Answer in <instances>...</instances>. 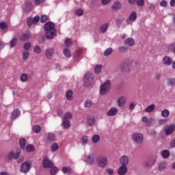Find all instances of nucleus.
<instances>
[{"label":"nucleus","mask_w":175,"mask_h":175,"mask_svg":"<svg viewBox=\"0 0 175 175\" xmlns=\"http://www.w3.org/2000/svg\"><path fill=\"white\" fill-rule=\"evenodd\" d=\"M45 31V35L47 39H54L57 35V31L55 30V25L51 22H48L44 27Z\"/></svg>","instance_id":"nucleus-1"},{"label":"nucleus","mask_w":175,"mask_h":175,"mask_svg":"<svg viewBox=\"0 0 175 175\" xmlns=\"http://www.w3.org/2000/svg\"><path fill=\"white\" fill-rule=\"evenodd\" d=\"M96 163L98 167L105 169L109 165V158L105 155H100L96 158Z\"/></svg>","instance_id":"nucleus-2"},{"label":"nucleus","mask_w":175,"mask_h":175,"mask_svg":"<svg viewBox=\"0 0 175 175\" xmlns=\"http://www.w3.org/2000/svg\"><path fill=\"white\" fill-rule=\"evenodd\" d=\"M111 88V82L109 80H107L103 84L100 85V95H106L110 91Z\"/></svg>","instance_id":"nucleus-3"},{"label":"nucleus","mask_w":175,"mask_h":175,"mask_svg":"<svg viewBox=\"0 0 175 175\" xmlns=\"http://www.w3.org/2000/svg\"><path fill=\"white\" fill-rule=\"evenodd\" d=\"M83 83L85 87H90L94 83V74L91 72L86 73L83 77Z\"/></svg>","instance_id":"nucleus-4"},{"label":"nucleus","mask_w":175,"mask_h":175,"mask_svg":"<svg viewBox=\"0 0 175 175\" xmlns=\"http://www.w3.org/2000/svg\"><path fill=\"white\" fill-rule=\"evenodd\" d=\"M31 167H32V162L25 161L21 165L20 172L21 173H28L31 170Z\"/></svg>","instance_id":"nucleus-5"},{"label":"nucleus","mask_w":175,"mask_h":175,"mask_svg":"<svg viewBox=\"0 0 175 175\" xmlns=\"http://www.w3.org/2000/svg\"><path fill=\"white\" fill-rule=\"evenodd\" d=\"M132 139L135 143H137V144H142L144 140V136L140 133H134L132 135Z\"/></svg>","instance_id":"nucleus-6"},{"label":"nucleus","mask_w":175,"mask_h":175,"mask_svg":"<svg viewBox=\"0 0 175 175\" xmlns=\"http://www.w3.org/2000/svg\"><path fill=\"white\" fill-rule=\"evenodd\" d=\"M82 55H83V50L81 49H77L74 53L73 60L71 63V65H76V64L79 62V60H77V58H79Z\"/></svg>","instance_id":"nucleus-7"},{"label":"nucleus","mask_w":175,"mask_h":175,"mask_svg":"<svg viewBox=\"0 0 175 175\" xmlns=\"http://www.w3.org/2000/svg\"><path fill=\"white\" fill-rule=\"evenodd\" d=\"M21 154V150H20V148H17L16 150V152H10L8 154V159H18L20 155Z\"/></svg>","instance_id":"nucleus-8"},{"label":"nucleus","mask_w":175,"mask_h":175,"mask_svg":"<svg viewBox=\"0 0 175 175\" xmlns=\"http://www.w3.org/2000/svg\"><path fill=\"white\" fill-rule=\"evenodd\" d=\"M136 18H137V13H136L135 11H133L130 14L129 18L126 20V23L128 25H129V24L135 23V21H136Z\"/></svg>","instance_id":"nucleus-9"},{"label":"nucleus","mask_w":175,"mask_h":175,"mask_svg":"<svg viewBox=\"0 0 175 175\" xmlns=\"http://www.w3.org/2000/svg\"><path fill=\"white\" fill-rule=\"evenodd\" d=\"M174 131H175L174 124H170L164 127V132L167 136H169V135H172V133H173Z\"/></svg>","instance_id":"nucleus-10"},{"label":"nucleus","mask_w":175,"mask_h":175,"mask_svg":"<svg viewBox=\"0 0 175 175\" xmlns=\"http://www.w3.org/2000/svg\"><path fill=\"white\" fill-rule=\"evenodd\" d=\"M117 103L119 107H124L126 105V97L125 96H120L117 99Z\"/></svg>","instance_id":"nucleus-11"},{"label":"nucleus","mask_w":175,"mask_h":175,"mask_svg":"<svg viewBox=\"0 0 175 175\" xmlns=\"http://www.w3.org/2000/svg\"><path fill=\"white\" fill-rule=\"evenodd\" d=\"M118 114V108L115 107H111L107 112V116H108V117H114V116H117Z\"/></svg>","instance_id":"nucleus-12"},{"label":"nucleus","mask_w":175,"mask_h":175,"mask_svg":"<svg viewBox=\"0 0 175 175\" xmlns=\"http://www.w3.org/2000/svg\"><path fill=\"white\" fill-rule=\"evenodd\" d=\"M162 64L166 66H170V65L173 64V59L167 55H165L162 59Z\"/></svg>","instance_id":"nucleus-13"},{"label":"nucleus","mask_w":175,"mask_h":175,"mask_svg":"<svg viewBox=\"0 0 175 175\" xmlns=\"http://www.w3.org/2000/svg\"><path fill=\"white\" fill-rule=\"evenodd\" d=\"M42 165L44 167L46 168L53 167V166L54 165L53 161L49 160L47 157L44 158Z\"/></svg>","instance_id":"nucleus-14"},{"label":"nucleus","mask_w":175,"mask_h":175,"mask_svg":"<svg viewBox=\"0 0 175 175\" xmlns=\"http://www.w3.org/2000/svg\"><path fill=\"white\" fill-rule=\"evenodd\" d=\"M85 161L86 162V163H88V165H94V162H95L94 154H88L85 159Z\"/></svg>","instance_id":"nucleus-15"},{"label":"nucleus","mask_w":175,"mask_h":175,"mask_svg":"<svg viewBox=\"0 0 175 175\" xmlns=\"http://www.w3.org/2000/svg\"><path fill=\"white\" fill-rule=\"evenodd\" d=\"M53 55H54V49L48 48L45 51V56L48 59H51L53 58Z\"/></svg>","instance_id":"nucleus-16"},{"label":"nucleus","mask_w":175,"mask_h":175,"mask_svg":"<svg viewBox=\"0 0 175 175\" xmlns=\"http://www.w3.org/2000/svg\"><path fill=\"white\" fill-rule=\"evenodd\" d=\"M120 162L122 166H126L129 163V157L128 156L124 155L120 158Z\"/></svg>","instance_id":"nucleus-17"},{"label":"nucleus","mask_w":175,"mask_h":175,"mask_svg":"<svg viewBox=\"0 0 175 175\" xmlns=\"http://www.w3.org/2000/svg\"><path fill=\"white\" fill-rule=\"evenodd\" d=\"M124 44L129 46V47H132V46L135 45V40L133 38H127L124 40Z\"/></svg>","instance_id":"nucleus-18"},{"label":"nucleus","mask_w":175,"mask_h":175,"mask_svg":"<svg viewBox=\"0 0 175 175\" xmlns=\"http://www.w3.org/2000/svg\"><path fill=\"white\" fill-rule=\"evenodd\" d=\"M128 172V167L125 165H122L119 167L118 173L119 175H125Z\"/></svg>","instance_id":"nucleus-19"},{"label":"nucleus","mask_w":175,"mask_h":175,"mask_svg":"<svg viewBox=\"0 0 175 175\" xmlns=\"http://www.w3.org/2000/svg\"><path fill=\"white\" fill-rule=\"evenodd\" d=\"M109 24L108 23H105L104 24H103L100 28H99V31L101 33H105L107 32V29H109Z\"/></svg>","instance_id":"nucleus-20"},{"label":"nucleus","mask_w":175,"mask_h":175,"mask_svg":"<svg viewBox=\"0 0 175 175\" xmlns=\"http://www.w3.org/2000/svg\"><path fill=\"white\" fill-rule=\"evenodd\" d=\"M21 114V112H20V110L15 109L11 115V120H16V118H18L20 117V115Z\"/></svg>","instance_id":"nucleus-21"},{"label":"nucleus","mask_w":175,"mask_h":175,"mask_svg":"<svg viewBox=\"0 0 175 175\" xmlns=\"http://www.w3.org/2000/svg\"><path fill=\"white\" fill-rule=\"evenodd\" d=\"M62 126L64 129H69V128H70V121L64 119L62 123Z\"/></svg>","instance_id":"nucleus-22"},{"label":"nucleus","mask_w":175,"mask_h":175,"mask_svg":"<svg viewBox=\"0 0 175 175\" xmlns=\"http://www.w3.org/2000/svg\"><path fill=\"white\" fill-rule=\"evenodd\" d=\"M30 36H31V33L26 32V33L21 34L20 39L23 42H25V40H28V39H29Z\"/></svg>","instance_id":"nucleus-23"},{"label":"nucleus","mask_w":175,"mask_h":175,"mask_svg":"<svg viewBox=\"0 0 175 175\" xmlns=\"http://www.w3.org/2000/svg\"><path fill=\"white\" fill-rule=\"evenodd\" d=\"M87 124L89 126H94L95 125V118L90 116L87 119Z\"/></svg>","instance_id":"nucleus-24"},{"label":"nucleus","mask_w":175,"mask_h":175,"mask_svg":"<svg viewBox=\"0 0 175 175\" xmlns=\"http://www.w3.org/2000/svg\"><path fill=\"white\" fill-rule=\"evenodd\" d=\"M88 140H89V138H88V136L87 135H83L80 139V142L82 146H86V144H88Z\"/></svg>","instance_id":"nucleus-25"},{"label":"nucleus","mask_w":175,"mask_h":175,"mask_svg":"<svg viewBox=\"0 0 175 175\" xmlns=\"http://www.w3.org/2000/svg\"><path fill=\"white\" fill-rule=\"evenodd\" d=\"M154 110H155V104H151L146 108L145 111L146 113H152V111H154Z\"/></svg>","instance_id":"nucleus-26"},{"label":"nucleus","mask_w":175,"mask_h":175,"mask_svg":"<svg viewBox=\"0 0 175 175\" xmlns=\"http://www.w3.org/2000/svg\"><path fill=\"white\" fill-rule=\"evenodd\" d=\"M8 28H9V25L8 24V23L5 21H1L0 23V29H1V31H6Z\"/></svg>","instance_id":"nucleus-27"},{"label":"nucleus","mask_w":175,"mask_h":175,"mask_svg":"<svg viewBox=\"0 0 175 175\" xmlns=\"http://www.w3.org/2000/svg\"><path fill=\"white\" fill-rule=\"evenodd\" d=\"M122 7V5L120 1H116L112 5V9L113 10H118V9H121Z\"/></svg>","instance_id":"nucleus-28"},{"label":"nucleus","mask_w":175,"mask_h":175,"mask_svg":"<svg viewBox=\"0 0 175 175\" xmlns=\"http://www.w3.org/2000/svg\"><path fill=\"white\" fill-rule=\"evenodd\" d=\"M167 51H172L175 54V42L171 43L167 46Z\"/></svg>","instance_id":"nucleus-29"},{"label":"nucleus","mask_w":175,"mask_h":175,"mask_svg":"<svg viewBox=\"0 0 175 175\" xmlns=\"http://www.w3.org/2000/svg\"><path fill=\"white\" fill-rule=\"evenodd\" d=\"M169 116H170V111H169L168 109H163L161 111V117H163V118H167Z\"/></svg>","instance_id":"nucleus-30"},{"label":"nucleus","mask_w":175,"mask_h":175,"mask_svg":"<svg viewBox=\"0 0 175 175\" xmlns=\"http://www.w3.org/2000/svg\"><path fill=\"white\" fill-rule=\"evenodd\" d=\"M99 140H100V136H99V135H94L92 137V142L94 144L99 143Z\"/></svg>","instance_id":"nucleus-31"},{"label":"nucleus","mask_w":175,"mask_h":175,"mask_svg":"<svg viewBox=\"0 0 175 175\" xmlns=\"http://www.w3.org/2000/svg\"><path fill=\"white\" fill-rule=\"evenodd\" d=\"M46 138L49 142H54L55 140V135L53 133H49L46 134Z\"/></svg>","instance_id":"nucleus-32"},{"label":"nucleus","mask_w":175,"mask_h":175,"mask_svg":"<svg viewBox=\"0 0 175 175\" xmlns=\"http://www.w3.org/2000/svg\"><path fill=\"white\" fill-rule=\"evenodd\" d=\"M66 96L68 100H72V98H73V92L72 90H68L66 93Z\"/></svg>","instance_id":"nucleus-33"},{"label":"nucleus","mask_w":175,"mask_h":175,"mask_svg":"<svg viewBox=\"0 0 175 175\" xmlns=\"http://www.w3.org/2000/svg\"><path fill=\"white\" fill-rule=\"evenodd\" d=\"M29 58V51H24L23 53L22 59L27 61Z\"/></svg>","instance_id":"nucleus-34"},{"label":"nucleus","mask_w":175,"mask_h":175,"mask_svg":"<svg viewBox=\"0 0 175 175\" xmlns=\"http://www.w3.org/2000/svg\"><path fill=\"white\" fill-rule=\"evenodd\" d=\"M167 85H170V87H175V79L171 78L169 79L167 81Z\"/></svg>","instance_id":"nucleus-35"},{"label":"nucleus","mask_w":175,"mask_h":175,"mask_svg":"<svg viewBox=\"0 0 175 175\" xmlns=\"http://www.w3.org/2000/svg\"><path fill=\"white\" fill-rule=\"evenodd\" d=\"M161 155L163 157V158H168L169 157H170V152L167 150H163Z\"/></svg>","instance_id":"nucleus-36"},{"label":"nucleus","mask_w":175,"mask_h":175,"mask_svg":"<svg viewBox=\"0 0 175 175\" xmlns=\"http://www.w3.org/2000/svg\"><path fill=\"white\" fill-rule=\"evenodd\" d=\"M64 55H65V57H66V58H70L72 55L70 54V51L69 50V49H68V48L64 49Z\"/></svg>","instance_id":"nucleus-37"},{"label":"nucleus","mask_w":175,"mask_h":175,"mask_svg":"<svg viewBox=\"0 0 175 175\" xmlns=\"http://www.w3.org/2000/svg\"><path fill=\"white\" fill-rule=\"evenodd\" d=\"M77 16L81 17L84 14V10L81 8H77L75 12Z\"/></svg>","instance_id":"nucleus-38"},{"label":"nucleus","mask_w":175,"mask_h":175,"mask_svg":"<svg viewBox=\"0 0 175 175\" xmlns=\"http://www.w3.org/2000/svg\"><path fill=\"white\" fill-rule=\"evenodd\" d=\"M19 144L21 148L24 149L25 148V144H27V141H25V139L22 138L20 139Z\"/></svg>","instance_id":"nucleus-39"},{"label":"nucleus","mask_w":175,"mask_h":175,"mask_svg":"<svg viewBox=\"0 0 175 175\" xmlns=\"http://www.w3.org/2000/svg\"><path fill=\"white\" fill-rule=\"evenodd\" d=\"M58 148H59V146H58V144H57V143L53 144L51 147V150L52 152H55V151H57Z\"/></svg>","instance_id":"nucleus-40"},{"label":"nucleus","mask_w":175,"mask_h":175,"mask_svg":"<svg viewBox=\"0 0 175 175\" xmlns=\"http://www.w3.org/2000/svg\"><path fill=\"white\" fill-rule=\"evenodd\" d=\"M21 81H22L23 83L28 81V75L27 74H22L21 75Z\"/></svg>","instance_id":"nucleus-41"},{"label":"nucleus","mask_w":175,"mask_h":175,"mask_svg":"<svg viewBox=\"0 0 175 175\" xmlns=\"http://www.w3.org/2000/svg\"><path fill=\"white\" fill-rule=\"evenodd\" d=\"M111 53H113V49L111 48H108L105 51H104V55L105 57H109V55H110V54H111Z\"/></svg>","instance_id":"nucleus-42"},{"label":"nucleus","mask_w":175,"mask_h":175,"mask_svg":"<svg viewBox=\"0 0 175 175\" xmlns=\"http://www.w3.org/2000/svg\"><path fill=\"white\" fill-rule=\"evenodd\" d=\"M159 170H165L166 169V162L162 161L159 165Z\"/></svg>","instance_id":"nucleus-43"},{"label":"nucleus","mask_w":175,"mask_h":175,"mask_svg":"<svg viewBox=\"0 0 175 175\" xmlns=\"http://www.w3.org/2000/svg\"><path fill=\"white\" fill-rule=\"evenodd\" d=\"M62 172L64 174H68L72 172V169L70 167H64L62 168Z\"/></svg>","instance_id":"nucleus-44"},{"label":"nucleus","mask_w":175,"mask_h":175,"mask_svg":"<svg viewBox=\"0 0 175 175\" xmlns=\"http://www.w3.org/2000/svg\"><path fill=\"white\" fill-rule=\"evenodd\" d=\"M26 150L27 151V152H32V151H35V147L31 144L28 145L26 147Z\"/></svg>","instance_id":"nucleus-45"},{"label":"nucleus","mask_w":175,"mask_h":175,"mask_svg":"<svg viewBox=\"0 0 175 175\" xmlns=\"http://www.w3.org/2000/svg\"><path fill=\"white\" fill-rule=\"evenodd\" d=\"M17 44V38H14L13 39L11 40L10 42V47H14L16 44Z\"/></svg>","instance_id":"nucleus-46"},{"label":"nucleus","mask_w":175,"mask_h":175,"mask_svg":"<svg viewBox=\"0 0 175 175\" xmlns=\"http://www.w3.org/2000/svg\"><path fill=\"white\" fill-rule=\"evenodd\" d=\"M73 117V115L71 112H66L64 115V120H70Z\"/></svg>","instance_id":"nucleus-47"},{"label":"nucleus","mask_w":175,"mask_h":175,"mask_svg":"<svg viewBox=\"0 0 175 175\" xmlns=\"http://www.w3.org/2000/svg\"><path fill=\"white\" fill-rule=\"evenodd\" d=\"M33 132L35 133H39L40 132V126L39 125H36L33 127Z\"/></svg>","instance_id":"nucleus-48"},{"label":"nucleus","mask_w":175,"mask_h":175,"mask_svg":"<svg viewBox=\"0 0 175 175\" xmlns=\"http://www.w3.org/2000/svg\"><path fill=\"white\" fill-rule=\"evenodd\" d=\"M51 175H54V174H57V172H58V168H57V167H51Z\"/></svg>","instance_id":"nucleus-49"},{"label":"nucleus","mask_w":175,"mask_h":175,"mask_svg":"<svg viewBox=\"0 0 175 175\" xmlns=\"http://www.w3.org/2000/svg\"><path fill=\"white\" fill-rule=\"evenodd\" d=\"M102 72V67L101 66H96L94 68V72L96 75H99Z\"/></svg>","instance_id":"nucleus-50"},{"label":"nucleus","mask_w":175,"mask_h":175,"mask_svg":"<svg viewBox=\"0 0 175 175\" xmlns=\"http://www.w3.org/2000/svg\"><path fill=\"white\" fill-rule=\"evenodd\" d=\"M34 52L36 53V54H40L42 53V49L40 48V46H36L34 47Z\"/></svg>","instance_id":"nucleus-51"},{"label":"nucleus","mask_w":175,"mask_h":175,"mask_svg":"<svg viewBox=\"0 0 175 175\" xmlns=\"http://www.w3.org/2000/svg\"><path fill=\"white\" fill-rule=\"evenodd\" d=\"M49 20V16L47 15H42L40 18L41 23H46Z\"/></svg>","instance_id":"nucleus-52"},{"label":"nucleus","mask_w":175,"mask_h":175,"mask_svg":"<svg viewBox=\"0 0 175 175\" xmlns=\"http://www.w3.org/2000/svg\"><path fill=\"white\" fill-rule=\"evenodd\" d=\"M160 6H161V8H167V1L166 0H162L160 2Z\"/></svg>","instance_id":"nucleus-53"},{"label":"nucleus","mask_w":175,"mask_h":175,"mask_svg":"<svg viewBox=\"0 0 175 175\" xmlns=\"http://www.w3.org/2000/svg\"><path fill=\"white\" fill-rule=\"evenodd\" d=\"M85 107L90 108L92 106V102L91 100H86L84 103Z\"/></svg>","instance_id":"nucleus-54"},{"label":"nucleus","mask_w":175,"mask_h":175,"mask_svg":"<svg viewBox=\"0 0 175 175\" xmlns=\"http://www.w3.org/2000/svg\"><path fill=\"white\" fill-rule=\"evenodd\" d=\"M70 44H72V39H70V38L66 39L65 46H66V47H69V46H70Z\"/></svg>","instance_id":"nucleus-55"},{"label":"nucleus","mask_w":175,"mask_h":175,"mask_svg":"<svg viewBox=\"0 0 175 175\" xmlns=\"http://www.w3.org/2000/svg\"><path fill=\"white\" fill-rule=\"evenodd\" d=\"M23 47L25 49V51H28V50H29V49H31V43H29V42L25 43L24 44Z\"/></svg>","instance_id":"nucleus-56"},{"label":"nucleus","mask_w":175,"mask_h":175,"mask_svg":"<svg viewBox=\"0 0 175 175\" xmlns=\"http://www.w3.org/2000/svg\"><path fill=\"white\" fill-rule=\"evenodd\" d=\"M135 107H136V103H135V102L130 103L129 106V110H133V109H135Z\"/></svg>","instance_id":"nucleus-57"},{"label":"nucleus","mask_w":175,"mask_h":175,"mask_svg":"<svg viewBox=\"0 0 175 175\" xmlns=\"http://www.w3.org/2000/svg\"><path fill=\"white\" fill-rule=\"evenodd\" d=\"M33 24H35V23H33V20L32 19V18H27V25H28V27H32Z\"/></svg>","instance_id":"nucleus-58"},{"label":"nucleus","mask_w":175,"mask_h":175,"mask_svg":"<svg viewBox=\"0 0 175 175\" xmlns=\"http://www.w3.org/2000/svg\"><path fill=\"white\" fill-rule=\"evenodd\" d=\"M127 51H128V48H127L126 46H120V47L119 48V51H120V53H125V52Z\"/></svg>","instance_id":"nucleus-59"},{"label":"nucleus","mask_w":175,"mask_h":175,"mask_svg":"<svg viewBox=\"0 0 175 175\" xmlns=\"http://www.w3.org/2000/svg\"><path fill=\"white\" fill-rule=\"evenodd\" d=\"M167 122V119H160L159 120V125H165Z\"/></svg>","instance_id":"nucleus-60"},{"label":"nucleus","mask_w":175,"mask_h":175,"mask_svg":"<svg viewBox=\"0 0 175 175\" xmlns=\"http://www.w3.org/2000/svg\"><path fill=\"white\" fill-rule=\"evenodd\" d=\"M33 24H37V23H39V21L40 20V17L39 16H36L33 17Z\"/></svg>","instance_id":"nucleus-61"},{"label":"nucleus","mask_w":175,"mask_h":175,"mask_svg":"<svg viewBox=\"0 0 175 175\" xmlns=\"http://www.w3.org/2000/svg\"><path fill=\"white\" fill-rule=\"evenodd\" d=\"M145 3L144 0H137V6H144Z\"/></svg>","instance_id":"nucleus-62"},{"label":"nucleus","mask_w":175,"mask_h":175,"mask_svg":"<svg viewBox=\"0 0 175 175\" xmlns=\"http://www.w3.org/2000/svg\"><path fill=\"white\" fill-rule=\"evenodd\" d=\"M107 173L109 175H113L114 174V170H113V168H107Z\"/></svg>","instance_id":"nucleus-63"},{"label":"nucleus","mask_w":175,"mask_h":175,"mask_svg":"<svg viewBox=\"0 0 175 175\" xmlns=\"http://www.w3.org/2000/svg\"><path fill=\"white\" fill-rule=\"evenodd\" d=\"M170 147L171 148H174L175 147V139H172L170 143Z\"/></svg>","instance_id":"nucleus-64"}]
</instances>
